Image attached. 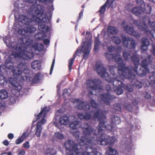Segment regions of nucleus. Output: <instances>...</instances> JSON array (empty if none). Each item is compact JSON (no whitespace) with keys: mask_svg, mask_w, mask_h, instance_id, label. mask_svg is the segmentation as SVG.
I'll return each mask as SVG.
<instances>
[{"mask_svg":"<svg viewBox=\"0 0 155 155\" xmlns=\"http://www.w3.org/2000/svg\"><path fill=\"white\" fill-rule=\"evenodd\" d=\"M107 58L109 60L113 58L116 62H119L118 64V72L119 78L120 80H124L125 78L128 79L134 78V76L138 74L139 75L143 76L146 74L147 72L151 73L155 72V68L150 69L149 70L147 68V65L151 62L152 61L150 58V56L149 55L147 58L142 61L141 65L142 68L137 72V70L138 65H139V60L137 57L134 56L132 58V60L134 62L135 68H132L131 70H128V68L125 67V65L122 62L121 57L118 53L112 55L109 52L105 54Z\"/></svg>","mask_w":155,"mask_h":155,"instance_id":"1","label":"nucleus"},{"mask_svg":"<svg viewBox=\"0 0 155 155\" xmlns=\"http://www.w3.org/2000/svg\"><path fill=\"white\" fill-rule=\"evenodd\" d=\"M83 130L85 137H82L79 140H78L81 146V148H80L79 149L81 150L79 151L80 153H81L80 155H101V154L97 152L95 150L89 153L83 152V153H82L81 152L82 149L91 148L92 147L91 146H93L95 143L94 140L93 139L92 137V136L94 134V133L91 128L90 127H87L85 128H83Z\"/></svg>","mask_w":155,"mask_h":155,"instance_id":"2","label":"nucleus"},{"mask_svg":"<svg viewBox=\"0 0 155 155\" xmlns=\"http://www.w3.org/2000/svg\"><path fill=\"white\" fill-rule=\"evenodd\" d=\"M19 42H21L22 44V47H19L18 48H16V50L18 51V53H13L9 57L11 59L12 58H22L23 59L28 60L31 57L32 54L31 53L27 52L25 50L27 48L25 46L29 45L32 43V41L30 39H27L26 38H23L22 40H20Z\"/></svg>","mask_w":155,"mask_h":155,"instance_id":"3","label":"nucleus"},{"mask_svg":"<svg viewBox=\"0 0 155 155\" xmlns=\"http://www.w3.org/2000/svg\"><path fill=\"white\" fill-rule=\"evenodd\" d=\"M35 12L36 14V15L33 16L31 20L30 18H28V17L22 15L19 16L18 20L22 23L26 24H28L33 21H36L38 23L41 22H46V17L43 14L42 10H38L35 11Z\"/></svg>","mask_w":155,"mask_h":155,"instance_id":"4","label":"nucleus"},{"mask_svg":"<svg viewBox=\"0 0 155 155\" xmlns=\"http://www.w3.org/2000/svg\"><path fill=\"white\" fill-rule=\"evenodd\" d=\"M41 110L39 114L37 115V120L40 119V121L37 123L35 128V135L37 137H40L42 130L41 125L46 123V121L45 117L46 113L50 110L49 107H45L41 108Z\"/></svg>","mask_w":155,"mask_h":155,"instance_id":"5","label":"nucleus"},{"mask_svg":"<svg viewBox=\"0 0 155 155\" xmlns=\"http://www.w3.org/2000/svg\"><path fill=\"white\" fill-rule=\"evenodd\" d=\"M90 104L92 106V107L93 108L92 110L94 111V112H91L92 113L91 115H89L88 114H86L85 115H83V114L81 113H79L78 116V117L81 119H84L86 120H88L91 118L94 119H97L98 118V120H100V119L99 118L101 117L102 115L100 114H98L99 110H97L95 107L97 106L95 101L93 100H92L91 101Z\"/></svg>","mask_w":155,"mask_h":155,"instance_id":"6","label":"nucleus"},{"mask_svg":"<svg viewBox=\"0 0 155 155\" xmlns=\"http://www.w3.org/2000/svg\"><path fill=\"white\" fill-rule=\"evenodd\" d=\"M92 42L90 40H87V41L84 42L81 45V48L80 47L76 51V54H79L82 51L84 53V58L86 60L87 58L88 55L89 54L91 47V44Z\"/></svg>","mask_w":155,"mask_h":155,"instance_id":"7","label":"nucleus"},{"mask_svg":"<svg viewBox=\"0 0 155 155\" xmlns=\"http://www.w3.org/2000/svg\"><path fill=\"white\" fill-rule=\"evenodd\" d=\"M64 146L70 152L72 155H80L81 153L79 151L80 150L79 149L81 148L80 145H77L74 144V142L71 140H68L65 142Z\"/></svg>","mask_w":155,"mask_h":155,"instance_id":"8","label":"nucleus"},{"mask_svg":"<svg viewBox=\"0 0 155 155\" xmlns=\"http://www.w3.org/2000/svg\"><path fill=\"white\" fill-rule=\"evenodd\" d=\"M6 66L8 67V68L12 69L13 74V76L16 79L17 77H18L23 73V70H25L24 72L25 73H26V72L25 71H28L27 69H26V67L25 64H21L18 65V66L15 69H13L14 68L12 66L9 67L8 66L7 61H5Z\"/></svg>","mask_w":155,"mask_h":155,"instance_id":"9","label":"nucleus"},{"mask_svg":"<svg viewBox=\"0 0 155 155\" xmlns=\"http://www.w3.org/2000/svg\"><path fill=\"white\" fill-rule=\"evenodd\" d=\"M8 81L13 86L12 91L13 95L18 96L19 94V91L21 89V86L16 82L12 78H9Z\"/></svg>","mask_w":155,"mask_h":155,"instance_id":"10","label":"nucleus"},{"mask_svg":"<svg viewBox=\"0 0 155 155\" xmlns=\"http://www.w3.org/2000/svg\"><path fill=\"white\" fill-rule=\"evenodd\" d=\"M107 80L111 83L113 82V85L117 88L115 91L117 94L120 95L123 93V91L120 87L122 86V82L120 80L117 78V80L113 78L112 80L110 79H107Z\"/></svg>","mask_w":155,"mask_h":155,"instance_id":"11","label":"nucleus"},{"mask_svg":"<svg viewBox=\"0 0 155 155\" xmlns=\"http://www.w3.org/2000/svg\"><path fill=\"white\" fill-rule=\"evenodd\" d=\"M100 83L101 81L99 80H96L94 81L90 80L87 82L88 87L93 91H95L96 92L98 91L99 89H102L100 85Z\"/></svg>","mask_w":155,"mask_h":155,"instance_id":"12","label":"nucleus"},{"mask_svg":"<svg viewBox=\"0 0 155 155\" xmlns=\"http://www.w3.org/2000/svg\"><path fill=\"white\" fill-rule=\"evenodd\" d=\"M121 37L123 42V44L125 47L131 48H134L135 46V42L131 38L126 37L124 35H122Z\"/></svg>","mask_w":155,"mask_h":155,"instance_id":"13","label":"nucleus"},{"mask_svg":"<svg viewBox=\"0 0 155 155\" xmlns=\"http://www.w3.org/2000/svg\"><path fill=\"white\" fill-rule=\"evenodd\" d=\"M96 70L97 73L102 77H106L108 76V74L106 72V70L103 67L101 63L100 62L97 63L95 65Z\"/></svg>","mask_w":155,"mask_h":155,"instance_id":"14","label":"nucleus"},{"mask_svg":"<svg viewBox=\"0 0 155 155\" xmlns=\"http://www.w3.org/2000/svg\"><path fill=\"white\" fill-rule=\"evenodd\" d=\"M70 121V117L68 118V117L66 116H62L60 119L59 123L58 124L55 123V124L57 127L60 129L61 128V125H68Z\"/></svg>","mask_w":155,"mask_h":155,"instance_id":"15","label":"nucleus"},{"mask_svg":"<svg viewBox=\"0 0 155 155\" xmlns=\"http://www.w3.org/2000/svg\"><path fill=\"white\" fill-rule=\"evenodd\" d=\"M137 2L141 5L142 12H144L147 14L150 13L151 11V7L149 5L145 4L142 0H137Z\"/></svg>","mask_w":155,"mask_h":155,"instance_id":"16","label":"nucleus"},{"mask_svg":"<svg viewBox=\"0 0 155 155\" xmlns=\"http://www.w3.org/2000/svg\"><path fill=\"white\" fill-rule=\"evenodd\" d=\"M74 106L78 109L80 110L84 109L87 110L90 108L89 105L85 104L81 101L77 100L74 103Z\"/></svg>","mask_w":155,"mask_h":155,"instance_id":"17","label":"nucleus"},{"mask_svg":"<svg viewBox=\"0 0 155 155\" xmlns=\"http://www.w3.org/2000/svg\"><path fill=\"white\" fill-rule=\"evenodd\" d=\"M70 128L73 129H76L80 127L79 122L77 119L74 116L70 117Z\"/></svg>","mask_w":155,"mask_h":155,"instance_id":"18","label":"nucleus"},{"mask_svg":"<svg viewBox=\"0 0 155 155\" xmlns=\"http://www.w3.org/2000/svg\"><path fill=\"white\" fill-rule=\"evenodd\" d=\"M108 4L110 7H111L112 8L115 7L116 6V3L115 0H108L101 8L99 11L101 14H103L105 10L106 7Z\"/></svg>","mask_w":155,"mask_h":155,"instance_id":"19","label":"nucleus"},{"mask_svg":"<svg viewBox=\"0 0 155 155\" xmlns=\"http://www.w3.org/2000/svg\"><path fill=\"white\" fill-rule=\"evenodd\" d=\"M35 31V28L34 27H28V28H26L24 30L22 31L19 30L18 32L19 34H21L23 35H25V34L28 32L32 33Z\"/></svg>","mask_w":155,"mask_h":155,"instance_id":"20","label":"nucleus"},{"mask_svg":"<svg viewBox=\"0 0 155 155\" xmlns=\"http://www.w3.org/2000/svg\"><path fill=\"white\" fill-rule=\"evenodd\" d=\"M104 122H100L98 128V136H99L100 135L101 136L102 134L101 133V132L103 130H104L105 129H107L108 130H110L111 129H110V127L111 128L112 127L111 126H110L109 125H108V127H107L106 126H104Z\"/></svg>","mask_w":155,"mask_h":155,"instance_id":"21","label":"nucleus"},{"mask_svg":"<svg viewBox=\"0 0 155 155\" xmlns=\"http://www.w3.org/2000/svg\"><path fill=\"white\" fill-rule=\"evenodd\" d=\"M99 99H101L102 101L107 104H108L111 100L110 95L108 94H106L104 95H101Z\"/></svg>","mask_w":155,"mask_h":155,"instance_id":"22","label":"nucleus"},{"mask_svg":"<svg viewBox=\"0 0 155 155\" xmlns=\"http://www.w3.org/2000/svg\"><path fill=\"white\" fill-rule=\"evenodd\" d=\"M149 45V42L148 40L145 38H143L142 40V44L141 49L142 51H146L147 48L148 46Z\"/></svg>","mask_w":155,"mask_h":155,"instance_id":"23","label":"nucleus"},{"mask_svg":"<svg viewBox=\"0 0 155 155\" xmlns=\"http://www.w3.org/2000/svg\"><path fill=\"white\" fill-rule=\"evenodd\" d=\"M31 67L33 69H39L41 67V62L38 60L34 61L31 64Z\"/></svg>","mask_w":155,"mask_h":155,"instance_id":"24","label":"nucleus"},{"mask_svg":"<svg viewBox=\"0 0 155 155\" xmlns=\"http://www.w3.org/2000/svg\"><path fill=\"white\" fill-rule=\"evenodd\" d=\"M137 4L138 7L134 8L132 10V12L135 15L138 16L140 13L142 12V10L141 9H139V8H141V7H140L141 5L137 3Z\"/></svg>","mask_w":155,"mask_h":155,"instance_id":"25","label":"nucleus"},{"mask_svg":"<svg viewBox=\"0 0 155 155\" xmlns=\"http://www.w3.org/2000/svg\"><path fill=\"white\" fill-rule=\"evenodd\" d=\"M118 153L113 149L109 147L106 151V155H118Z\"/></svg>","mask_w":155,"mask_h":155,"instance_id":"26","label":"nucleus"},{"mask_svg":"<svg viewBox=\"0 0 155 155\" xmlns=\"http://www.w3.org/2000/svg\"><path fill=\"white\" fill-rule=\"evenodd\" d=\"M39 29L44 32H47L49 30L48 27L46 25H40L38 26Z\"/></svg>","mask_w":155,"mask_h":155,"instance_id":"27","label":"nucleus"},{"mask_svg":"<svg viewBox=\"0 0 155 155\" xmlns=\"http://www.w3.org/2000/svg\"><path fill=\"white\" fill-rule=\"evenodd\" d=\"M126 31L129 34L136 37H138L140 35L137 32L134 31V29L132 28H130L129 30H126Z\"/></svg>","mask_w":155,"mask_h":155,"instance_id":"28","label":"nucleus"},{"mask_svg":"<svg viewBox=\"0 0 155 155\" xmlns=\"http://www.w3.org/2000/svg\"><path fill=\"white\" fill-rule=\"evenodd\" d=\"M8 94L7 92L4 90H2L0 91V97L2 99H4L7 97Z\"/></svg>","mask_w":155,"mask_h":155,"instance_id":"29","label":"nucleus"},{"mask_svg":"<svg viewBox=\"0 0 155 155\" xmlns=\"http://www.w3.org/2000/svg\"><path fill=\"white\" fill-rule=\"evenodd\" d=\"M97 142L98 143L103 145H106L109 143V142L107 137L105 139H103L102 140H98Z\"/></svg>","mask_w":155,"mask_h":155,"instance_id":"30","label":"nucleus"},{"mask_svg":"<svg viewBox=\"0 0 155 155\" xmlns=\"http://www.w3.org/2000/svg\"><path fill=\"white\" fill-rule=\"evenodd\" d=\"M108 32L112 34H115L117 32V31L116 28L113 27H109L107 29Z\"/></svg>","mask_w":155,"mask_h":155,"instance_id":"31","label":"nucleus"},{"mask_svg":"<svg viewBox=\"0 0 155 155\" xmlns=\"http://www.w3.org/2000/svg\"><path fill=\"white\" fill-rule=\"evenodd\" d=\"M41 77L40 76L39 74H38L36 75L34 78L33 82L35 83H38L40 81V80L41 79Z\"/></svg>","mask_w":155,"mask_h":155,"instance_id":"32","label":"nucleus"},{"mask_svg":"<svg viewBox=\"0 0 155 155\" xmlns=\"http://www.w3.org/2000/svg\"><path fill=\"white\" fill-rule=\"evenodd\" d=\"M112 41L117 45L119 44L121 42V40L119 37L117 36H114L112 38Z\"/></svg>","mask_w":155,"mask_h":155,"instance_id":"33","label":"nucleus"},{"mask_svg":"<svg viewBox=\"0 0 155 155\" xmlns=\"http://www.w3.org/2000/svg\"><path fill=\"white\" fill-rule=\"evenodd\" d=\"M7 83V81L4 77L2 75L0 74V84L5 85Z\"/></svg>","mask_w":155,"mask_h":155,"instance_id":"34","label":"nucleus"},{"mask_svg":"<svg viewBox=\"0 0 155 155\" xmlns=\"http://www.w3.org/2000/svg\"><path fill=\"white\" fill-rule=\"evenodd\" d=\"M47 153L48 155H52L55 154L56 153V151L54 149L51 148L47 150Z\"/></svg>","mask_w":155,"mask_h":155,"instance_id":"35","label":"nucleus"},{"mask_svg":"<svg viewBox=\"0 0 155 155\" xmlns=\"http://www.w3.org/2000/svg\"><path fill=\"white\" fill-rule=\"evenodd\" d=\"M100 45V43L98 39H96L95 41V46L94 48V51H96L98 49L99 46Z\"/></svg>","mask_w":155,"mask_h":155,"instance_id":"36","label":"nucleus"},{"mask_svg":"<svg viewBox=\"0 0 155 155\" xmlns=\"http://www.w3.org/2000/svg\"><path fill=\"white\" fill-rule=\"evenodd\" d=\"M54 136L60 140L64 138L63 135L61 133L59 132L55 133Z\"/></svg>","mask_w":155,"mask_h":155,"instance_id":"37","label":"nucleus"},{"mask_svg":"<svg viewBox=\"0 0 155 155\" xmlns=\"http://www.w3.org/2000/svg\"><path fill=\"white\" fill-rule=\"evenodd\" d=\"M152 27L153 30L152 31H150V33L152 34V36L155 39V30H154V29H155V22L152 23Z\"/></svg>","mask_w":155,"mask_h":155,"instance_id":"38","label":"nucleus"},{"mask_svg":"<svg viewBox=\"0 0 155 155\" xmlns=\"http://www.w3.org/2000/svg\"><path fill=\"white\" fill-rule=\"evenodd\" d=\"M75 54H74V58L72 59H70L69 61V68L70 70L71 69V67L73 65V62L74 61L75 58Z\"/></svg>","mask_w":155,"mask_h":155,"instance_id":"39","label":"nucleus"},{"mask_svg":"<svg viewBox=\"0 0 155 155\" xmlns=\"http://www.w3.org/2000/svg\"><path fill=\"white\" fill-rule=\"evenodd\" d=\"M123 57L126 60L130 58V53L129 51H124L123 54Z\"/></svg>","mask_w":155,"mask_h":155,"instance_id":"40","label":"nucleus"},{"mask_svg":"<svg viewBox=\"0 0 155 155\" xmlns=\"http://www.w3.org/2000/svg\"><path fill=\"white\" fill-rule=\"evenodd\" d=\"M113 122L116 124H119L120 123V120L119 117H115L112 119Z\"/></svg>","mask_w":155,"mask_h":155,"instance_id":"41","label":"nucleus"},{"mask_svg":"<svg viewBox=\"0 0 155 155\" xmlns=\"http://www.w3.org/2000/svg\"><path fill=\"white\" fill-rule=\"evenodd\" d=\"M141 28H140V25H138V28L140 29L141 30H144L145 32H147V26L146 25V24L143 23L142 24H141Z\"/></svg>","mask_w":155,"mask_h":155,"instance_id":"42","label":"nucleus"},{"mask_svg":"<svg viewBox=\"0 0 155 155\" xmlns=\"http://www.w3.org/2000/svg\"><path fill=\"white\" fill-rule=\"evenodd\" d=\"M149 81L151 84L155 85V75H153L150 77Z\"/></svg>","mask_w":155,"mask_h":155,"instance_id":"43","label":"nucleus"},{"mask_svg":"<svg viewBox=\"0 0 155 155\" xmlns=\"http://www.w3.org/2000/svg\"><path fill=\"white\" fill-rule=\"evenodd\" d=\"M107 137L108 140L109 142V143H113L114 142H115L116 140V139L114 137Z\"/></svg>","mask_w":155,"mask_h":155,"instance_id":"44","label":"nucleus"},{"mask_svg":"<svg viewBox=\"0 0 155 155\" xmlns=\"http://www.w3.org/2000/svg\"><path fill=\"white\" fill-rule=\"evenodd\" d=\"M23 147L26 149H28L30 147L29 143L28 141H26L23 144Z\"/></svg>","mask_w":155,"mask_h":155,"instance_id":"45","label":"nucleus"},{"mask_svg":"<svg viewBox=\"0 0 155 155\" xmlns=\"http://www.w3.org/2000/svg\"><path fill=\"white\" fill-rule=\"evenodd\" d=\"M25 153V151L23 149H19L18 151V155H24Z\"/></svg>","mask_w":155,"mask_h":155,"instance_id":"46","label":"nucleus"},{"mask_svg":"<svg viewBox=\"0 0 155 155\" xmlns=\"http://www.w3.org/2000/svg\"><path fill=\"white\" fill-rule=\"evenodd\" d=\"M24 141L23 139H22L21 138L19 137L15 140V143L17 144H19Z\"/></svg>","mask_w":155,"mask_h":155,"instance_id":"47","label":"nucleus"},{"mask_svg":"<svg viewBox=\"0 0 155 155\" xmlns=\"http://www.w3.org/2000/svg\"><path fill=\"white\" fill-rule=\"evenodd\" d=\"M28 135V133H27V132H26L24 133L20 137L22 139H23V140H24V139L27 137Z\"/></svg>","mask_w":155,"mask_h":155,"instance_id":"48","label":"nucleus"},{"mask_svg":"<svg viewBox=\"0 0 155 155\" xmlns=\"http://www.w3.org/2000/svg\"><path fill=\"white\" fill-rule=\"evenodd\" d=\"M43 49V45L40 44H38L37 50L39 51H41Z\"/></svg>","mask_w":155,"mask_h":155,"instance_id":"49","label":"nucleus"},{"mask_svg":"<svg viewBox=\"0 0 155 155\" xmlns=\"http://www.w3.org/2000/svg\"><path fill=\"white\" fill-rule=\"evenodd\" d=\"M55 60L54 59H53V62L52 64V65L50 71V74H51L52 72V70H53V67L54 66V64Z\"/></svg>","mask_w":155,"mask_h":155,"instance_id":"50","label":"nucleus"},{"mask_svg":"<svg viewBox=\"0 0 155 155\" xmlns=\"http://www.w3.org/2000/svg\"><path fill=\"white\" fill-rule=\"evenodd\" d=\"M43 42L45 45H48L49 44V41L48 39H45L43 40Z\"/></svg>","mask_w":155,"mask_h":155,"instance_id":"51","label":"nucleus"},{"mask_svg":"<svg viewBox=\"0 0 155 155\" xmlns=\"http://www.w3.org/2000/svg\"><path fill=\"white\" fill-rule=\"evenodd\" d=\"M13 134H9L8 135V138L10 139H12L13 137Z\"/></svg>","mask_w":155,"mask_h":155,"instance_id":"52","label":"nucleus"},{"mask_svg":"<svg viewBox=\"0 0 155 155\" xmlns=\"http://www.w3.org/2000/svg\"><path fill=\"white\" fill-rule=\"evenodd\" d=\"M145 97L146 99L148 100L150 98L151 96L150 94H147L145 96Z\"/></svg>","mask_w":155,"mask_h":155,"instance_id":"53","label":"nucleus"},{"mask_svg":"<svg viewBox=\"0 0 155 155\" xmlns=\"http://www.w3.org/2000/svg\"><path fill=\"white\" fill-rule=\"evenodd\" d=\"M106 89L108 91L110 90L111 89V87H110V85H106Z\"/></svg>","mask_w":155,"mask_h":155,"instance_id":"54","label":"nucleus"},{"mask_svg":"<svg viewBox=\"0 0 155 155\" xmlns=\"http://www.w3.org/2000/svg\"><path fill=\"white\" fill-rule=\"evenodd\" d=\"M5 146H8V142L7 140H5L3 142Z\"/></svg>","mask_w":155,"mask_h":155,"instance_id":"55","label":"nucleus"},{"mask_svg":"<svg viewBox=\"0 0 155 155\" xmlns=\"http://www.w3.org/2000/svg\"><path fill=\"white\" fill-rule=\"evenodd\" d=\"M71 132L72 133V134L74 135L75 136H77V137H78V136L79 135V133L78 132H76L75 133H72V132Z\"/></svg>","mask_w":155,"mask_h":155,"instance_id":"56","label":"nucleus"},{"mask_svg":"<svg viewBox=\"0 0 155 155\" xmlns=\"http://www.w3.org/2000/svg\"><path fill=\"white\" fill-rule=\"evenodd\" d=\"M126 108L129 111H130L131 109V106L130 105H128L126 107Z\"/></svg>","mask_w":155,"mask_h":155,"instance_id":"57","label":"nucleus"},{"mask_svg":"<svg viewBox=\"0 0 155 155\" xmlns=\"http://www.w3.org/2000/svg\"><path fill=\"white\" fill-rule=\"evenodd\" d=\"M115 109H116L117 111H120L121 110L120 105H119L117 106L116 108Z\"/></svg>","mask_w":155,"mask_h":155,"instance_id":"58","label":"nucleus"},{"mask_svg":"<svg viewBox=\"0 0 155 155\" xmlns=\"http://www.w3.org/2000/svg\"><path fill=\"white\" fill-rule=\"evenodd\" d=\"M152 52L155 55V46H153Z\"/></svg>","mask_w":155,"mask_h":155,"instance_id":"59","label":"nucleus"},{"mask_svg":"<svg viewBox=\"0 0 155 155\" xmlns=\"http://www.w3.org/2000/svg\"><path fill=\"white\" fill-rule=\"evenodd\" d=\"M83 12H81L79 14V18H81L83 15Z\"/></svg>","mask_w":155,"mask_h":155,"instance_id":"60","label":"nucleus"},{"mask_svg":"<svg viewBox=\"0 0 155 155\" xmlns=\"http://www.w3.org/2000/svg\"><path fill=\"white\" fill-rule=\"evenodd\" d=\"M127 90L129 91V92H131V91H132L133 90V89L131 87V88H128V89H127Z\"/></svg>","mask_w":155,"mask_h":155,"instance_id":"61","label":"nucleus"},{"mask_svg":"<svg viewBox=\"0 0 155 155\" xmlns=\"http://www.w3.org/2000/svg\"><path fill=\"white\" fill-rule=\"evenodd\" d=\"M128 27H124V29H125V31H126V30H129L130 28H127Z\"/></svg>","mask_w":155,"mask_h":155,"instance_id":"62","label":"nucleus"},{"mask_svg":"<svg viewBox=\"0 0 155 155\" xmlns=\"http://www.w3.org/2000/svg\"><path fill=\"white\" fill-rule=\"evenodd\" d=\"M7 155H12V153L11 152H8L7 153Z\"/></svg>","mask_w":155,"mask_h":155,"instance_id":"63","label":"nucleus"},{"mask_svg":"<svg viewBox=\"0 0 155 155\" xmlns=\"http://www.w3.org/2000/svg\"><path fill=\"white\" fill-rule=\"evenodd\" d=\"M138 22L137 21H134V23L136 25H137Z\"/></svg>","mask_w":155,"mask_h":155,"instance_id":"64","label":"nucleus"}]
</instances>
